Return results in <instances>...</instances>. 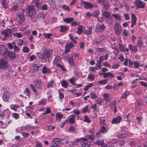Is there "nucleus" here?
Listing matches in <instances>:
<instances>
[{
	"label": "nucleus",
	"mask_w": 147,
	"mask_h": 147,
	"mask_svg": "<svg viewBox=\"0 0 147 147\" xmlns=\"http://www.w3.org/2000/svg\"><path fill=\"white\" fill-rule=\"evenodd\" d=\"M73 111V113L74 114H76L77 115H78L80 113V111L79 110H76V109H75V110H74Z\"/></svg>",
	"instance_id": "obj_59"
},
{
	"label": "nucleus",
	"mask_w": 147,
	"mask_h": 147,
	"mask_svg": "<svg viewBox=\"0 0 147 147\" xmlns=\"http://www.w3.org/2000/svg\"><path fill=\"white\" fill-rule=\"evenodd\" d=\"M34 82L36 83V86L38 88L40 87V85L42 83L41 81L39 79H37L34 81Z\"/></svg>",
	"instance_id": "obj_25"
},
{
	"label": "nucleus",
	"mask_w": 147,
	"mask_h": 147,
	"mask_svg": "<svg viewBox=\"0 0 147 147\" xmlns=\"http://www.w3.org/2000/svg\"><path fill=\"white\" fill-rule=\"evenodd\" d=\"M18 7V5H13L12 7V9L14 10V11L17 10Z\"/></svg>",
	"instance_id": "obj_62"
},
{
	"label": "nucleus",
	"mask_w": 147,
	"mask_h": 147,
	"mask_svg": "<svg viewBox=\"0 0 147 147\" xmlns=\"http://www.w3.org/2000/svg\"><path fill=\"white\" fill-rule=\"evenodd\" d=\"M106 127L104 126H102L101 127L100 130L99 131H100L101 133L104 134L106 132Z\"/></svg>",
	"instance_id": "obj_37"
},
{
	"label": "nucleus",
	"mask_w": 147,
	"mask_h": 147,
	"mask_svg": "<svg viewBox=\"0 0 147 147\" xmlns=\"http://www.w3.org/2000/svg\"><path fill=\"white\" fill-rule=\"evenodd\" d=\"M22 51L25 53H28L29 51V49L26 46L24 47H23Z\"/></svg>",
	"instance_id": "obj_44"
},
{
	"label": "nucleus",
	"mask_w": 147,
	"mask_h": 147,
	"mask_svg": "<svg viewBox=\"0 0 147 147\" xmlns=\"http://www.w3.org/2000/svg\"><path fill=\"white\" fill-rule=\"evenodd\" d=\"M62 86L64 88H67L68 84L67 82L65 80H63L61 82Z\"/></svg>",
	"instance_id": "obj_26"
},
{
	"label": "nucleus",
	"mask_w": 147,
	"mask_h": 147,
	"mask_svg": "<svg viewBox=\"0 0 147 147\" xmlns=\"http://www.w3.org/2000/svg\"><path fill=\"white\" fill-rule=\"evenodd\" d=\"M82 2L84 5V8L86 9H90L94 7L93 4H91L90 3L86 1H83Z\"/></svg>",
	"instance_id": "obj_13"
},
{
	"label": "nucleus",
	"mask_w": 147,
	"mask_h": 147,
	"mask_svg": "<svg viewBox=\"0 0 147 147\" xmlns=\"http://www.w3.org/2000/svg\"><path fill=\"white\" fill-rule=\"evenodd\" d=\"M119 48L120 51L122 52H124L125 51V48L124 47L123 45L121 43L119 44Z\"/></svg>",
	"instance_id": "obj_34"
},
{
	"label": "nucleus",
	"mask_w": 147,
	"mask_h": 147,
	"mask_svg": "<svg viewBox=\"0 0 147 147\" xmlns=\"http://www.w3.org/2000/svg\"><path fill=\"white\" fill-rule=\"evenodd\" d=\"M94 77L95 76L94 75H91V74H89L88 78L91 80L92 81H93L94 80Z\"/></svg>",
	"instance_id": "obj_48"
},
{
	"label": "nucleus",
	"mask_w": 147,
	"mask_h": 147,
	"mask_svg": "<svg viewBox=\"0 0 147 147\" xmlns=\"http://www.w3.org/2000/svg\"><path fill=\"white\" fill-rule=\"evenodd\" d=\"M73 18H65L63 19L64 22L69 23L73 20Z\"/></svg>",
	"instance_id": "obj_24"
},
{
	"label": "nucleus",
	"mask_w": 147,
	"mask_h": 147,
	"mask_svg": "<svg viewBox=\"0 0 147 147\" xmlns=\"http://www.w3.org/2000/svg\"><path fill=\"white\" fill-rule=\"evenodd\" d=\"M34 7V6L31 5L28 6V7L26 9V10L28 11L27 15L30 16L31 19L34 18L36 15Z\"/></svg>",
	"instance_id": "obj_1"
},
{
	"label": "nucleus",
	"mask_w": 147,
	"mask_h": 147,
	"mask_svg": "<svg viewBox=\"0 0 147 147\" xmlns=\"http://www.w3.org/2000/svg\"><path fill=\"white\" fill-rule=\"evenodd\" d=\"M121 132L122 133V134H118L117 135V136L121 138H126L127 136V135L123 132H125V131L123 130H122L121 131Z\"/></svg>",
	"instance_id": "obj_20"
},
{
	"label": "nucleus",
	"mask_w": 147,
	"mask_h": 147,
	"mask_svg": "<svg viewBox=\"0 0 147 147\" xmlns=\"http://www.w3.org/2000/svg\"><path fill=\"white\" fill-rule=\"evenodd\" d=\"M134 4L135 6H137L136 9L139 8H144V6L140 0H136L135 3Z\"/></svg>",
	"instance_id": "obj_8"
},
{
	"label": "nucleus",
	"mask_w": 147,
	"mask_h": 147,
	"mask_svg": "<svg viewBox=\"0 0 147 147\" xmlns=\"http://www.w3.org/2000/svg\"><path fill=\"white\" fill-rule=\"evenodd\" d=\"M44 17V14L42 12H40L37 15V18H41Z\"/></svg>",
	"instance_id": "obj_50"
},
{
	"label": "nucleus",
	"mask_w": 147,
	"mask_h": 147,
	"mask_svg": "<svg viewBox=\"0 0 147 147\" xmlns=\"http://www.w3.org/2000/svg\"><path fill=\"white\" fill-rule=\"evenodd\" d=\"M76 117V116L74 115H70L68 118L69 119V122L71 124H73L74 123V119Z\"/></svg>",
	"instance_id": "obj_15"
},
{
	"label": "nucleus",
	"mask_w": 147,
	"mask_h": 147,
	"mask_svg": "<svg viewBox=\"0 0 147 147\" xmlns=\"http://www.w3.org/2000/svg\"><path fill=\"white\" fill-rule=\"evenodd\" d=\"M95 144L101 146L103 145L104 144V142L103 140H99L96 141Z\"/></svg>",
	"instance_id": "obj_33"
},
{
	"label": "nucleus",
	"mask_w": 147,
	"mask_h": 147,
	"mask_svg": "<svg viewBox=\"0 0 147 147\" xmlns=\"http://www.w3.org/2000/svg\"><path fill=\"white\" fill-rule=\"evenodd\" d=\"M2 4L3 5V7L6 9L8 7V6L6 3V0H3Z\"/></svg>",
	"instance_id": "obj_39"
},
{
	"label": "nucleus",
	"mask_w": 147,
	"mask_h": 147,
	"mask_svg": "<svg viewBox=\"0 0 147 147\" xmlns=\"http://www.w3.org/2000/svg\"><path fill=\"white\" fill-rule=\"evenodd\" d=\"M57 67L60 68L62 70L64 71H66V69L64 68L63 65L61 64L60 63L57 64Z\"/></svg>",
	"instance_id": "obj_42"
},
{
	"label": "nucleus",
	"mask_w": 147,
	"mask_h": 147,
	"mask_svg": "<svg viewBox=\"0 0 147 147\" xmlns=\"http://www.w3.org/2000/svg\"><path fill=\"white\" fill-rule=\"evenodd\" d=\"M74 46L73 43L72 42H70L67 44L65 46V52L67 54L68 52L70 51V49Z\"/></svg>",
	"instance_id": "obj_5"
},
{
	"label": "nucleus",
	"mask_w": 147,
	"mask_h": 147,
	"mask_svg": "<svg viewBox=\"0 0 147 147\" xmlns=\"http://www.w3.org/2000/svg\"><path fill=\"white\" fill-rule=\"evenodd\" d=\"M90 144H91L90 142L88 143V142H85L84 141H82L80 142V144L81 147H90Z\"/></svg>",
	"instance_id": "obj_19"
},
{
	"label": "nucleus",
	"mask_w": 147,
	"mask_h": 147,
	"mask_svg": "<svg viewBox=\"0 0 147 147\" xmlns=\"http://www.w3.org/2000/svg\"><path fill=\"white\" fill-rule=\"evenodd\" d=\"M0 55L4 56L7 55L9 51L8 50L6 47L3 45H0Z\"/></svg>",
	"instance_id": "obj_3"
},
{
	"label": "nucleus",
	"mask_w": 147,
	"mask_h": 147,
	"mask_svg": "<svg viewBox=\"0 0 147 147\" xmlns=\"http://www.w3.org/2000/svg\"><path fill=\"white\" fill-rule=\"evenodd\" d=\"M84 122H86L88 123H90V120L89 118H88V117L86 116H84Z\"/></svg>",
	"instance_id": "obj_52"
},
{
	"label": "nucleus",
	"mask_w": 147,
	"mask_h": 147,
	"mask_svg": "<svg viewBox=\"0 0 147 147\" xmlns=\"http://www.w3.org/2000/svg\"><path fill=\"white\" fill-rule=\"evenodd\" d=\"M87 138L92 140H94V136L91 135H88L87 136Z\"/></svg>",
	"instance_id": "obj_51"
},
{
	"label": "nucleus",
	"mask_w": 147,
	"mask_h": 147,
	"mask_svg": "<svg viewBox=\"0 0 147 147\" xmlns=\"http://www.w3.org/2000/svg\"><path fill=\"white\" fill-rule=\"evenodd\" d=\"M132 21L136 22L137 18L135 15L133 13L131 14Z\"/></svg>",
	"instance_id": "obj_43"
},
{
	"label": "nucleus",
	"mask_w": 147,
	"mask_h": 147,
	"mask_svg": "<svg viewBox=\"0 0 147 147\" xmlns=\"http://www.w3.org/2000/svg\"><path fill=\"white\" fill-rule=\"evenodd\" d=\"M90 95L91 98L92 99L95 98L97 97V96H96L95 93L93 92H90Z\"/></svg>",
	"instance_id": "obj_40"
},
{
	"label": "nucleus",
	"mask_w": 147,
	"mask_h": 147,
	"mask_svg": "<svg viewBox=\"0 0 147 147\" xmlns=\"http://www.w3.org/2000/svg\"><path fill=\"white\" fill-rule=\"evenodd\" d=\"M62 8L64 10L69 11L70 10L69 7L66 5H64L62 6Z\"/></svg>",
	"instance_id": "obj_41"
},
{
	"label": "nucleus",
	"mask_w": 147,
	"mask_h": 147,
	"mask_svg": "<svg viewBox=\"0 0 147 147\" xmlns=\"http://www.w3.org/2000/svg\"><path fill=\"white\" fill-rule=\"evenodd\" d=\"M71 24L72 26H75L79 25V23L78 22H72Z\"/></svg>",
	"instance_id": "obj_61"
},
{
	"label": "nucleus",
	"mask_w": 147,
	"mask_h": 147,
	"mask_svg": "<svg viewBox=\"0 0 147 147\" xmlns=\"http://www.w3.org/2000/svg\"><path fill=\"white\" fill-rule=\"evenodd\" d=\"M37 56L38 58L41 59L40 60V61L43 63H45L47 62V60L45 58L44 54L43 53H38L37 54Z\"/></svg>",
	"instance_id": "obj_7"
},
{
	"label": "nucleus",
	"mask_w": 147,
	"mask_h": 147,
	"mask_svg": "<svg viewBox=\"0 0 147 147\" xmlns=\"http://www.w3.org/2000/svg\"><path fill=\"white\" fill-rule=\"evenodd\" d=\"M105 50V49L104 48H98L96 49V51L98 52H102Z\"/></svg>",
	"instance_id": "obj_63"
},
{
	"label": "nucleus",
	"mask_w": 147,
	"mask_h": 147,
	"mask_svg": "<svg viewBox=\"0 0 147 147\" xmlns=\"http://www.w3.org/2000/svg\"><path fill=\"white\" fill-rule=\"evenodd\" d=\"M36 57L33 55H31L30 57V61H32L34 60L35 58Z\"/></svg>",
	"instance_id": "obj_64"
},
{
	"label": "nucleus",
	"mask_w": 147,
	"mask_h": 147,
	"mask_svg": "<svg viewBox=\"0 0 147 147\" xmlns=\"http://www.w3.org/2000/svg\"><path fill=\"white\" fill-rule=\"evenodd\" d=\"M59 142L60 143V139L59 138H54L52 141V142Z\"/></svg>",
	"instance_id": "obj_57"
},
{
	"label": "nucleus",
	"mask_w": 147,
	"mask_h": 147,
	"mask_svg": "<svg viewBox=\"0 0 147 147\" xmlns=\"http://www.w3.org/2000/svg\"><path fill=\"white\" fill-rule=\"evenodd\" d=\"M24 9H22V11L19 13L17 15V16L19 18L21 21H23L25 20H26L25 18L24 15Z\"/></svg>",
	"instance_id": "obj_9"
},
{
	"label": "nucleus",
	"mask_w": 147,
	"mask_h": 147,
	"mask_svg": "<svg viewBox=\"0 0 147 147\" xmlns=\"http://www.w3.org/2000/svg\"><path fill=\"white\" fill-rule=\"evenodd\" d=\"M112 16L116 19H117L119 21L121 20V16L119 14H113Z\"/></svg>",
	"instance_id": "obj_30"
},
{
	"label": "nucleus",
	"mask_w": 147,
	"mask_h": 147,
	"mask_svg": "<svg viewBox=\"0 0 147 147\" xmlns=\"http://www.w3.org/2000/svg\"><path fill=\"white\" fill-rule=\"evenodd\" d=\"M12 30L11 29L7 28L5 30H4L3 31L2 34H4L5 35V37H7L11 36L12 33Z\"/></svg>",
	"instance_id": "obj_10"
},
{
	"label": "nucleus",
	"mask_w": 147,
	"mask_h": 147,
	"mask_svg": "<svg viewBox=\"0 0 147 147\" xmlns=\"http://www.w3.org/2000/svg\"><path fill=\"white\" fill-rule=\"evenodd\" d=\"M102 4L104 8L106 10H107L110 7L109 4L108 3L105 2L104 1L102 2Z\"/></svg>",
	"instance_id": "obj_32"
},
{
	"label": "nucleus",
	"mask_w": 147,
	"mask_h": 147,
	"mask_svg": "<svg viewBox=\"0 0 147 147\" xmlns=\"http://www.w3.org/2000/svg\"><path fill=\"white\" fill-rule=\"evenodd\" d=\"M9 97V95L8 93L5 92L3 93V98L4 100L6 102L8 101Z\"/></svg>",
	"instance_id": "obj_16"
},
{
	"label": "nucleus",
	"mask_w": 147,
	"mask_h": 147,
	"mask_svg": "<svg viewBox=\"0 0 147 147\" xmlns=\"http://www.w3.org/2000/svg\"><path fill=\"white\" fill-rule=\"evenodd\" d=\"M22 135L25 138H26L28 137V136L30 135V134L27 133H26L24 132H22Z\"/></svg>",
	"instance_id": "obj_55"
},
{
	"label": "nucleus",
	"mask_w": 147,
	"mask_h": 147,
	"mask_svg": "<svg viewBox=\"0 0 147 147\" xmlns=\"http://www.w3.org/2000/svg\"><path fill=\"white\" fill-rule=\"evenodd\" d=\"M114 27L115 32L117 35H119L121 33L122 31L121 27L119 24L117 23L115 24Z\"/></svg>",
	"instance_id": "obj_4"
},
{
	"label": "nucleus",
	"mask_w": 147,
	"mask_h": 147,
	"mask_svg": "<svg viewBox=\"0 0 147 147\" xmlns=\"http://www.w3.org/2000/svg\"><path fill=\"white\" fill-rule=\"evenodd\" d=\"M88 106H86L84 107L82 109V112L83 113H86L88 109Z\"/></svg>",
	"instance_id": "obj_56"
},
{
	"label": "nucleus",
	"mask_w": 147,
	"mask_h": 147,
	"mask_svg": "<svg viewBox=\"0 0 147 147\" xmlns=\"http://www.w3.org/2000/svg\"><path fill=\"white\" fill-rule=\"evenodd\" d=\"M12 117L15 119H17L19 118V115L17 113H14L13 114Z\"/></svg>",
	"instance_id": "obj_45"
},
{
	"label": "nucleus",
	"mask_w": 147,
	"mask_h": 147,
	"mask_svg": "<svg viewBox=\"0 0 147 147\" xmlns=\"http://www.w3.org/2000/svg\"><path fill=\"white\" fill-rule=\"evenodd\" d=\"M24 93L27 94V96H28L29 97H30V93L29 88H26L25 90H24Z\"/></svg>",
	"instance_id": "obj_36"
},
{
	"label": "nucleus",
	"mask_w": 147,
	"mask_h": 147,
	"mask_svg": "<svg viewBox=\"0 0 147 147\" xmlns=\"http://www.w3.org/2000/svg\"><path fill=\"white\" fill-rule=\"evenodd\" d=\"M122 119L121 117L119 116H118L116 118H113L112 121L113 124H117L119 123Z\"/></svg>",
	"instance_id": "obj_12"
},
{
	"label": "nucleus",
	"mask_w": 147,
	"mask_h": 147,
	"mask_svg": "<svg viewBox=\"0 0 147 147\" xmlns=\"http://www.w3.org/2000/svg\"><path fill=\"white\" fill-rule=\"evenodd\" d=\"M6 55H7L11 60H13L16 59V54L14 52L9 51Z\"/></svg>",
	"instance_id": "obj_6"
},
{
	"label": "nucleus",
	"mask_w": 147,
	"mask_h": 147,
	"mask_svg": "<svg viewBox=\"0 0 147 147\" xmlns=\"http://www.w3.org/2000/svg\"><path fill=\"white\" fill-rule=\"evenodd\" d=\"M42 9L44 10H46L47 9V5L46 4H44L42 7Z\"/></svg>",
	"instance_id": "obj_58"
},
{
	"label": "nucleus",
	"mask_w": 147,
	"mask_h": 147,
	"mask_svg": "<svg viewBox=\"0 0 147 147\" xmlns=\"http://www.w3.org/2000/svg\"><path fill=\"white\" fill-rule=\"evenodd\" d=\"M53 50L51 49L46 50L45 49L43 51L44 55H45L48 61L49 62L51 61L52 59Z\"/></svg>",
	"instance_id": "obj_2"
},
{
	"label": "nucleus",
	"mask_w": 147,
	"mask_h": 147,
	"mask_svg": "<svg viewBox=\"0 0 147 147\" xmlns=\"http://www.w3.org/2000/svg\"><path fill=\"white\" fill-rule=\"evenodd\" d=\"M50 70V69L47 68L46 66H44L42 68V71L43 73L45 74L48 73Z\"/></svg>",
	"instance_id": "obj_21"
},
{
	"label": "nucleus",
	"mask_w": 147,
	"mask_h": 147,
	"mask_svg": "<svg viewBox=\"0 0 147 147\" xmlns=\"http://www.w3.org/2000/svg\"><path fill=\"white\" fill-rule=\"evenodd\" d=\"M89 30L86 31L84 32V33L87 35H89L92 34V27H89L88 28Z\"/></svg>",
	"instance_id": "obj_31"
},
{
	"label": "nucleus",
	"mask_w": 147,
	"mask_h": 147,
	"mask_svg": "<svg viewBox=\"0 0 147 147\" xmlns=\"http://www.w3.org/2000/svg\"><path fill=\"white\" fill-rule=\"evenodd\" d=\"M105 28V27L104 26V24H103L101 25H99V26H98L96 28V31L97 32H99L101 31L102 30H103Z\"/></svg>",
	"instance_id": "obj_17"
},
{
	"label": "nucleus",
	"mask_w": 147,
	"mask_h": 147,
	"mask_svg": "<svg viewBox=\"0 0 147 147\" xmlns=\"http://www.w3.org/2000/svg\"><path fill=\"white\" fill-rule=\"evenodd\" d=\"M108 76H109L110 78H113L114 76L110 72L105 73L104 78H107Z\"/></svg>",
	"instance_id": "obj_28"
},
{
	"label": "nucleus",
	"mask_w": 147,
	"mask_h": 147,
	"mask_svg": "<svg viewBox=\"0 0 147 147\" xmlns=\"http://www.w3.org/2000/svg\"><path fill=\"white\" fill-rule=\"evenodd\" d=\"M134 65L135 67L136 68H138L140 66L139 63L137 61H135L134 62Z\"/></svg>",
	"instance_id": "obj_54"
},
{
	"label": "nucleus",
	"mask_w": 147,
	"mask_h": 147,
	"mask_svg": "<svg viewBox=\"0 0 147 147\" xmlns=\"http://www.w3.org/2000/svg\"><path fill=\"white\" fill-rule=\"evenodd\" d=\"M129 47L130 49L132 51H134L136 53L137 51V48L136 46H133L132 45L130 44L129 45Z\"/></svg>",
	"instance_id": "obj_18"
},
{
	"label": "nucleus",
	"mask_w": 147,
	"mask_h": 147,
	"mask_svg": "<svg viewBox=\"0 0 147 147\" xmlns=\"http://www.w3.org/2000/svg\"><path fill=\"white\" fill-rule=\"evenodd\" d=\"M82 28L83 26L82 25H80L78 27L77 33L78 34H80L82 32Z\"/></svg>",
	"instance_id": "obj_27"
},
{
	"label": "nucleus",
	"mask_w": 147,
	"mask_h": 147,
	"mask_svg": "<svg viewBox=\"0 0 147 147\" xmlns=\"http://www.w3.org/2000/svg\"><path fill=\"white\" fill-rule=\"evenodd\" d=\"M100 14V12L98 10L94 11L92 13V16L94 17H98Z\"/></svg>",
	"instance_id": "obj_22"
},
{
	"label": "nucleus",
	"mask_w": 147,
	"mask_h": 147,
	"mask_svg": "<svg viewBox=\"0 0 147 147\" xmlns=\"http://www.w3.org/2000/svg\"><path fill=\"white\" fill-rule=\"evenodd\" d=\"M61 28L59 31L61 32H65L68 30L67 27L66 26H60Z\"/></svg>",
	"instance_id": "obj_23"
},
{
	"label": "nucleus",
	"mask_w": 147,
	"mask_h": 147,
	"mask_svg": "<svg viewBox=\"0 0 147 147\" xmlns=\"http://www.w3.org/2000/svg\"><path fill=\"white\" fill-rule=\"evenodd\" d=\"M56 120H57V118L59 119L62 118L63 117V115L62 114L61 115L59 113H57L56 115Z\"/></svg>",
	"instance_id": "obj_49"
},
{
	"label": "nucleus",
	"mask_w": 147,
	"mask_h": 147,
	"mask_svg": "<svg viewBox=\"0 0 147 147\" xmlns=\"http://www.w3.org/2000/svg\"><path fill=\"white\" fill-rule=\"evenodd\" d=\"M13 49L14 51L16 52H18L20 50L19 48L15 45H14Z\"/></svg>",
	"instance_id": "obj_47"
},
{
	"label": "nucleus",
	"mask_w": 147,
	"mask_h": 147,
	"mask_svg": "<svg viewBox=\"0 0 147 147\" xmlns=\"http://www.w3.org/2000/svg\"><path fill=\"white\" fill-rule=\"evenodd\" d=\"M7 66V62L3 59H0V69L5 68Z\"/></svg>",
	"instance_id": "obj_11"
},
{
	"label": "nucleus",
	"mask_w": 147,
	"mask_h": 147,
	"mask_svg": "<svg viewBox=\"0 0 147 147\" xmlns=\"http://www.w3.org/2000/svg\"><path fill=\"white\" fill-rule=\"evenodd\" d=\"M49 4L51 8L53 9L55 8L56 5L55 1H53V0H50Z\"/></svg>",
	"instance_id": "obj_29"
},
{
	"label": "nucleus",
	"mask_w": 147,
	"mask_h": 147,
	"mask_svg": "<svg viewBox=\"0 0 147 147\" xmlns=\"http://www.w3.org/2000/svg\"><path fill=\"white\" fill-rule=\"evenodd\" d=\"M80 140H79L77 139L75 140V141L74 142H71L70 143V144H69V146H73V145H75L77 144V143Z\"/></svg>",
	"instance_id": "obj_35"
},
{
	"label": "nucleus",
	"mask_w": 147,
	"mask_h": 147,
	"mask_svg": "<svg viewBox=\"0 0 147 147\" xmlns=\"http://www.w3.org/2000/svg\"><path fill=\"white\" fill-rule=\"evenodd\" d=\"M43 35H44L45 37L47 38H50L51 36H52V34L50 33H43Z\"/></svg>",
	"instance_id": "obj_53"
},
{
	"label": "nucleus",
	"mask_w": 147,
	"mask_h": 147,
	"mask_svg": "<svg viewBox=\"0 0 147 147\" xmlns=\"http://www.w3.org/2000/svg\"><path fill=\"white\" fill-rule=\"evenodd\" d=\"M108 80L105 79L102 80L100 81H99L98 83L102 84H105L107 83V81Z\"/></svg>",
	"instance_id": "obj_46"
},
{
	"label": "nucleus",
	"mask_w": 147,
	"mask_h": 147,
	"mask_svg": "<svg viewBox=\"0 0 147 147\" xmlns=\"http://www.w3.org/2000/svg\"><path fill=\"white\" fill-rule=\"evenodd\" d=\"M129 94V92H125L123 93L122 96L121 97V98H125Z\"/></svg>",
	"instance_id": "obj_38"
},
{
	"label": "nucleus",
	"mask_w": 147,
	"mask_h": 147,
	"mask_svg": "<svg viewBox=\"0 0 147 147\" xmlns=\"http://www.w3.org/2000/svg\"><path fill=\"white\" fill-rule=\"evenodd\" d=\"M102 16L105 17L107 18H108L109 19L111 20L112 19L111 14L108 11H105L103 12Z\"/></svg>",
	"instance_id": "obj_14"
},
{
	"label": "nucleus",
	"mask_w": 147,
	"mask_h": 147,
	"mask_svg": "<svg viewBox=\"0 0 147 147\" xmlns=\"http://www.w3.org/2000/svg\"><path fill=\"white\" fill-rule=\"evenodd\" d=\"M7 45L8 48L10 50H12L13 49V46L11 43H7Z\"/></svg>",
	"instance_id": "obj_60"
}]
</instances>
